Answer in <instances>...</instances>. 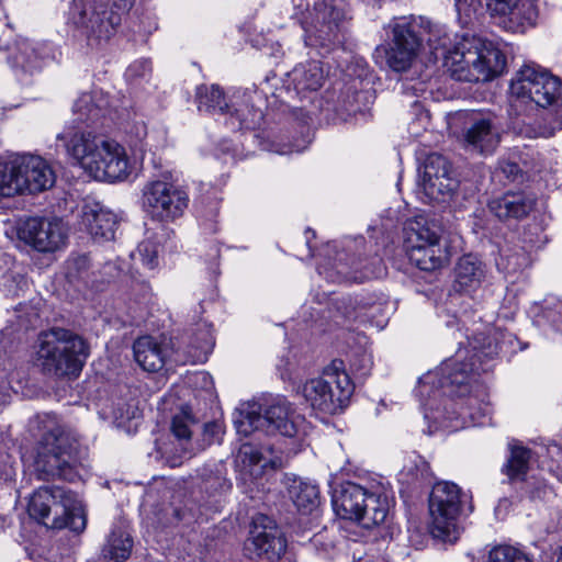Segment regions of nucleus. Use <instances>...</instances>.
<instances>
[{
  "label": "nucleus",
  "instance_id": "f257e3e1",
  "mask_svg": "<svg viewBox=\"0 0 562 562\" xmlns=\"http://www.w3.org/2000/svg\"><path fill=\"white\" fill-rule=\"evenodd\" d=\"M498 355L497 342L484 333L469 339L468 348H460L452 359L445 361L436 372L419 379L417 392L420 396L430 386H437L443 395L463 397L473 387H480L476 376L487 371V361Z\"/></svg>",
  "mask_w": 562,
  "mask_h": 562
},
{
  "label": "nucleus",
  "instance_id": "f03ea898",
  "mask_svg": "<svg viewBox=\"0 0 562 562\" xmlns=\"http://www.w3.org/2000/svg\"><path fill=\"white\" fill-rule=\"evenodd\" d=\"M74 112L79 123L66 125L56 135V148L64 151L71 166L86 171L105 137L93 126L104 115V109L93 95L83 93L75 102Z\"/></svg>",
  "mask_w": 562,
  "mask_h": 562
},
{
  "label": "nucleus",
  "instance_id": "7ed1b4c3",
  "mask_svg": "<svg viewBox=\"0 0 562 562\" xmlns=\"http://www.w3.org/2000/svg\"><path fill=\"white\" fill-rule=\"evenodd\" d=\"M88 357L87 341L70 329L53 327L38 336L36 360L46 374L77 378Z\"/></svg>",
  "mask_w": 562,
  "mask_h": 562
},
{
  "label": "nucleus",
  "instance_id": "20e7f679",
  "mask_svg": "<svg viewBox=\"0 0 562 562\" xmlns=\"http://www.w3.org/2000/svg\"><path fill=\"white\" fill-rule=\"evenodd\" d=\"M195 99L200 111L228 115L226 123L233 131L255 130L263 120V95L255 89H238L226 98L218 86L201 85Z\"/></svg>",
  "mask_w": 562,
  "mask_h": 562
},
{
  "label": "nucleus",
  "instance_id": "39448f33",
  "mask_svg": "<svg viewBox=\"0 0 562 562\" xmlns=\"http://www.w3.org/2000/svg\"><path fill=\"white\" fill-rule=\"evenodd\" d=\"M445 66L459 81H490L506 67V57L492 43L481 38H464L445 54Z\"/></svg>",
  "mask_w": 562,
  "mask_h": 562
},
{
  "label": "nucleus",
  "instance_id": "423d86ee",
  "mask_svg": "<svg viewBox=\"0 0 562 562\" xmlns=\"http://www.w3.org/2000/svg\"><path fill=\"white\" fill-rule=\"evenodd\" d=\"M134 0H72L69 19L91 47L102 46L117 32Z\"/></svg>",
  "mask_w": 562,
  "mask_h": 562
},
{
  "label": "nucleus",
  "instance_id": "0eeeda50",
  "mask_svg": "<svg viewBox=\"0 0 562 562\" xmlns=\"http://www.w3.org/2000/svg\"><path fill=\"white\" fill-rule=\"evenodd\" d=\"M29 515L53 529L69 528L79 533L86 529L87 516L78 494L63 486H42L31 496Z\"/></svg>",
  "mask_w": 562,
  "mask_h": 562
},
{
  "label": "nucleus",
  "instance_id": "6e6552de",
  "mask_svg": "<svg viewBox=\"0 0 562 562\" xmlns=\"http://www.w3.org/2000/svg\"><path fill=\"white\" fill-rule=\"evenodd\" d=\"M333 504L341 518L356 520L367 529L384 522L390 509L385 488L375 481L367 485L350 481L342 483Z\"/></svg>",
  "mask_w": 562,
  "mask_h": 562
},
{
  "label": "nucleus",
  "instance_id": "1a4fd4ad",
  "mask_svg": "<svg viewBox=\"0 0 562 562\" xmlns=\"http://www.w3.org/2000/svg\"><path fill=\"white\" fill-rule=\"evenodd\" d=\"M355 386L340 359H334L319 378L307 380L302 394L310 406L317 412L334 415L341 412L349 402Z\"/></svg>",
  "mask_w": 562,
  "mask_h": 562
},
{
  "label": "nucleus",
  "instance_id": "9d476101",
  "mask_svg": "<svg viewBox=\"0 0 562 562\" xmlns=\"http://www.w3.org/2000/svg\"><path fill=\"white\" fill-rule=\"evenodd\" d=\"M304 423L305 418L283 397L273 400L262 414L247 407L237 409L234 417L237 432L245 436L260 429L270 435L280 434L292 438L301 432Z\"/></svg>",
  "mask_w": 562,
  "mask_h": 562
},
{
  "label": "nucleus",
  "instance_id": "9b49d317",
  "mask_svg": "<svg viewBox=\"0 0 562 562\" xmlns=\"http://www.w3.org/2000/svg\"><path fill=\"white\" fill-rule=\"evenodd\" d=\"M77 442L59 426L47 431L38 446L34 468L40 479L77 480Z\"/></svg>",
  "mask_w": 562,
  "mask_h": 562
},
{
  "label": "nucleus",
  "instance_id": "f8f14e48",
  "mask_svg": "<svg viewBox=\"0 0 562 562\" xmlns=\"http://www.w3.org/2000/svg\"><path fill=\"white\" fill-rule=\"evenodd\" d=\"M467 495L454 483L442 481L432 486L428 499L430 531L435 538L453 542L459 538L458 520Z\"/></svg>",
  "mask_w": 562,
  "mask_h": 562
},
{
  "label": "nucleus",
  "instance_id": "ddd939ff",
  "mask_svg": "<svg viewBox=\"0 0 562 562\" xmlns=\"http://www.w3.org/2000/svg\"><path fill=\"white\" fill-rule=\"evenodd\" d=\"M19 240L37 252L54 254L64 249L68 240V228L56 216H24L15 221Z\"/></svg>",
  "mask_w": 562,
  "mask_h": 562
},
{
  "label": "nucleus",
  "instance_id": "4468645a",
  "mask_svg": "<svg viewBox=\"0 0 562 562\" xmlns=\"http://www.w3.org/2000/svg\"><path fill=\"white\" fill-rule=\"evenodd\" d=\"M188 203V193L167 180L149 181L143 189V206L159 222H172L182 216Z\"/></svg>",
  "mask_w": 562,
  "mask_h": 562
},
{
  "label": "nucleus",
  "instance_id": "2eb2a0df",
  "mask_svg": "<svg viewBox=\"0 0 562 562\" xmlns=\"http://www.w3.org/2000/svg\"><path fill=\"white\" fill-rule=\"evenodd\" d=\"M389 27L392 40L390 48L385 50L386 64L394 71H405L411 67L424 41L418 32L420 25L415 20L401 16L394 19Z\"/></svg>",
  "mask_w": 562,
  "mask_h": 562
},
{
  "label": "nucleus",
  "instance_id": "dca6fc26",
  "mask_svg": "<svg viewBox=\"0 0 562 562\" xmlns=\"http://www.w3.org/2000/svg\"><path fill=\"white\" fill-rule=\"evenodd\" d=\"M97 180L116 182L126 180L133 172V165L125 147L105 135L98 154L85 171Z\"/></svg>",
  "mask_w": 562,
  "mask_h": 562
},
{
  "label": "nucleus",
  "instance_id": "f3484780",
  "mask_svg": "<svg viewBox=\"0 0 562 562\" xmlns=\"http://www.w3.org/2000/svg\"><path fill=\"white\" fill-rule=\"evenodd\" d=\"M288 541L274 520L259 515L252 520L250 535L245 542V551L250 558L279 561L286 552Z\"/></svg>",
  "mask_w": 562,
  "mask_h": 562
},
{
  "label": "nucleus",
  "instance_id": "a211bd4d",
  "mask_svg": "<svg viewBox=\"0 0 562 562\" xmlns=\"http://www.w3.org/2000/svg\"><path fill=\"white\" fill-rule=\"evenodd\" d=\"M285 459L272 446H258L251 442L241 445L237 454L239 476L244 484H257L267 470L280 469Z\"/></svg>",
  "mask_w": 562,
  "mask_h": 562
},
{
  "label": "nucleus",
  "instance_id": "6ab92c4d",
  "mask_svg": "<svg viewBox=\"0 0 562 562\" xmlns=\"http://www.w3.org/2000/svg\"><path fill=\"white\" fill-rule=\"evenodd\" d=\"M458 187L450 162L440 154H430L424 166L423 189L434 201L446 202Z\"/></svg>",
  "mask_w": 562,
  "mask_h": 562
},
{
  "label": "nucleus",
  "instance_id": "aec40b11",
  "mask_svg": "<svg viewBox=\"0 0 562 562\" xmlns=\"http://www.w3.org/2000/svg\"><path fill=\"white\" fill-rule=\"evenodd\" d=\"M492 16L501 19V25L514 33H524L533 26L538 16L536 4L531 0H486Z\"/></svg>",
  "mask_w": 562,
  "mask_h": 562
},
{
  "label": "nucleus",
  "instance_id": "412c9836",
  "mask_svg": "<svg viewBox=\"0 0 562 562\" xmlns=\"http://www.w3.org/2000/svg\"><path fill=\"white\" fill-rule=\"evenodd\" d=\"M55 46L47 41L19 38L10 54L9 61L15 71L34 75L46 61L55 58Z\"/></svg>",
  "mask_w": 562,
  "mask_h": 562
},
{
  "label": "nucleus",
  "instance_id": "4be33fe9",
  "mask_svg": "<svg viewBox=\"0 0 562 562\" xmlns=\"http://www.w3.org/2000/svg\"><path fill=\"white\" fill-rule=\"evenodd\" d=\"M341 18V11L329 2L322 1L315 3L312 25L304 27L308 38L312 40L314 37L325 47L339 42V23Z\"/></svg>",
  "mask_w": 562,
  "mask_h": 562
},
{
  "label": "nucleus",
  "instance_id": "5701e85b",
  "mask_svg": "<svg viewBox=\"0 0 562 562\" xmlns=\"http://www.w3.org/2000/svg\"><path fill=\"white\" fill-rule=\"evenodd\" d=\"M537 205L533 194L526 191H507L488 201L490 212L502 222L521 221L530 215Z\"/></svg>",
  "mask_w": 562,
  "mask_h": 562
},
{
  "label": "nucleus",
  "instance_id": "b1692460",
  "mask_svg": "<svg viewBox=\"0 0 562 562\" xmlns=\"http://www.w3.org/2000/svg\"><path fill=\"white\" fill-rule=\"evenodd\" d=\"M18 159L24 192L34 194L54 186L56 181L55 172L45 159L34 155H20Z\"/></svg>",
  "mask_w": 562,
  "mask_h": 562
},
{
  "label": "nucleus",
  "instance_id": "393cba45",
  "mask_svg": "<svg viewBox=\"0 0 562 562\" xmlns=\"http://www.w3.org/2000/svg\"><path fill=\"white\" fill-rule=\"evenodd\" d=\"M429 462L416 451L408 452L398 473V482L408 491H418L434 482Z\"/></svg>",
  "mask_w": 562,
  "mask_h": 562
},
{
  "label": "nucleus",
  "instance_id": "a878e982",
  "mask_svg": "<svg viewBox=\"0 0 562 562\" xmlns=\"http://www.w3.org/2000/svg\"><path fill=\"white\" fill-rule=\"evenodd\" d=\"M464 139L468 146L481 154H491L499 143V133L492 121L485 116L473 117L465 130Z\"/></svg>",
  "mask_w": 562,
  "mask_h": 562
},
{
  "label": "nucleus",
  "instance_id": "bb28decb",
  "mask_svg": "<svg viewBox=\"0 0 562 562\" xmlns=\"http://www.w3.org/2000/svg\"><path fill=\"white\" fill-rule=\"evenodd\" d=\"M134 358L139 367L148 372L159 371L167 357L166 346L157 338L143 336L133 345Z\"/></svg>",
  "mask_w": 562,
  "mask_h": 562
},
{
  "label": "nucleus",
  "instance_id": "cd10ccee",
  "mask_svg": "<svg viewBox=\"0 0 562 562\" xmlns=\"http://www.w3.org/2000/svg\"><path fill=\"white\" fill-rule=\"evenodd\" d=\"M289 77L294 90L302 97L310 92H316L325 82L323 66L316 60L295 66Z\"/></svg>",
  "mask_w": 562,
  "mask_h": 562
},
{
  "label": "nucleus",
  "instance_id": "c85d7f7f",
  "mask_svg": "<svg viewBox=\"0 0 562 562\" xmlns=\"http://www.w3.org/2000/svg\"><path fill=\"white\" fill-rule=\"evenodd\" d=\"M411 263L424 271H436L449 262L450 254L441 243L430 244L426 248L408 250Z\"/></svg>",
  "mask_w": 562,
  "mask_h": 562
},
{
  "label": "nucleus",
  "instance_id": "c756f323",
  "mask_svg": "<svg viewBox=\"0 0 562 562\" xmlns=\"http://www.w3.org/2000/svg\"><path fill=\"white\" fill-rule=\"evenodd\" d=\"M82 223L95 240H111L116 228L115 215L105 210H89L82 215Z\"/></svg>",
  "mask_w": 562,
  "mask_h": 562
},
{
  "label": "nucleus",
  "instance_id": "7c9ffc66",
  "mask_svg": "<svg viewBox=\"0 0 562 562\" xmlns=\"http://www.w3.org/2000/svg\"><path fill=\"white\" fill-rule=\"evenodd\" d=\"M485 279V266L476 257L465 255L456 267V283L460 289L470 291L479 288Z\"/></svg>",
  "mask_w": 562,
  "mask_h": 562
},
{
  "label": "nucleus",
  "instance_id": "2f4dec72",
  "mask_svg": "<svg viewBox=\"0 0 562 562\" xmlns=\"http://www.w3.org/2000/svg\"><path fill=\"white\" fill-rule=\"evenodd\" d=\"M132 549L131 536L121 528H114L102 548V557L108 562H124L130 558Z\"/></svg>",
  "mask_w": 562,
  "mask_h": 562
},
{
  "label": "nucleus",
  "instance_id": "473e14b6",
  "mask_svg": "<svg viewBox=\"0 0 562 562\" xmlns=\"http://www.w3.org/2000/svg\"><path fill=\"white\" fill-rule=\"evenodd\" d=\"M544 74L548 72L535 66L525 65L512 80L510 93L518 99L527 101L532 90L539 88V81L542 80L541 77H544Z\"/></svg>",
  "mask_w": 562,
  "mask_h": 562
},
{
  "label": "nucleus",
  "instance_id": "72a5a7b5",
  "mask_svg": "<svg viewBox=\"0 0 562 562\" xmlns=\"http://www.w3.org/2000/svg\"><path fill=\"white\" fill-rule=\"evenodd\" d=\"M192 425H194V420L184 412L176 415L171 422V432L180 447L179 458L181 459H190L195 454V448L191 440Z\"/></svg>",
  "mask_w": 562,
  "mask_h": 562
},
{
  "label": "nucleus",
  "instance_id": "f704fd0d",
  "mask_svg": "<svg viewBox=\"0 0 562 562\" xmlns=\"http://www.w3.org/2000/svg\"><path fill=\"white\" fill-rule=\"evenodd\" d=\"M18 156L0 167V196L10 198L24 192Z\"/></svg>",
  "mask_w": 562,
  "mask_h": 562
},
{
  "label": "nucleus",
  "instance_id": "c9c22d12",
  "mask_svg": "<svg viewBox=\"0 0 562 562\" xmlns=\"http://www.w3.org/2000/svg\"><path fill=\"white\" fill-rule=\"evenodd\" d=\"M289 495L296 508L303 513H311L319 503V490L317 485L294 481L289 488Z\"/></svg>",
  "mask_w": 562,
  "mask_h": 562
},
{
  "label": "nucleus",
  "instance_id": "e433bc0d",
  "mask_svg": "<svg viewBox=\"0 0 562 562\" xmlns=\"http://www.w3.org/2000/svg\"><path fill=\"white\" fill-rule=\"evenodd\" d=\"M440 241L438 232L418 221L413 222L406 228V252L411 249L426 248L430 244Z\"/></svg>",
  "mask_w": 562,
  "mask_h": 562
},
{
  "label": "nucleus",
  "instance_id": "4c0bfd02",
  "mask_svg": "<svg viewBox=\"0 0 562 562\" xmlns=\"http://www.w3.org/2000/svg\"><path fill=\"white\" fill-rule=\"evenodd\" d=\"M539 81V88L533 89L527 101L535 102L538 106L547 108L551 105L560 95L561 81L558 77L544 74Z\"/></svg>",
  "mask_w": 562,
  "mask_h": 562
},
{
  "label": "nucleus",
  "instance_id": "58836bf2",
  "mask_svg": "<svg viewBox=\"0 0 562 562\" xmlns=\"http://www.w3.org/2000/svg\"><path fill=\"white\" fill-rule=\"evenodd\" d=\"M529 459V449L521 446H514L512 448L510 457L506 464L507 475L510 480H522L525 477L528 471Z\"/></svg>",
  "mask_w": 562,
  "mask_h": 562
},
{
  "label": "nucleus",
  "instance_id": "ea45409f",
  "mask_svg": "<svg viewBox=\"0 0 562 562\" xmlns=\"http://www.w3.org/2000/svg\"><path fill=\"white\" fill-rule=\"evenodd\" d=\"M490 562H531L519 549L512 546L494 547L488 554Z\"/></svg>",
  "mask_w": 562,
  "mask_h": 562
},
{
  "label": "nucleus",
  "instance_id": "a19ab883",
  "mask_svg": "<svg viewBox=\"0 0 562 562\" xmlns=\"http://www.w3.org/2000/svg\"><path fill=\"white\" fill-rule=\"evenodd\" d=\"M385 273V266L380 257L371 258L370 262L361 268L356 269L350 279L355 282H363L366 280L381 278Z\"/></svg>",
  "mask_w": 562,
  "mask_h": 562
},
{
  "label": "nucleus",
  "instance_id": "79ce46f5",
  "mask_svg": "<svg viewBox=\"0 0 562 562\" xmlns=\"http://www.w3.org/2000/svg\"><path fill=\"white\" fill-rule=\"evenodd\" d=\"M137 252L143 265L153 270L158 266V247L149 239L143 240L137 247Z\"/></svg>",
  "mask_w": 562,
  "mask_h": 562
},
{
  "label": "nucleus",
  "instance_id": "37998d69",
  "mask_svg": "<svg viewBox=\"0 0 562 562\" xmlns=\"http://www.w3.org/2000/svg\"><path fill=\"white\" fill-rule=\"evenodd\" d=\"M550 458L549 469L562 482V446L553 442L547 448Z\"/></svg>",
  "mask_w": 562,
  "mask_h": 562
},
{
  "label": "nucleus",
  "instance_id": "c03bdc74",
  "mask_svg": "<svg viewBox=\"0 0 562 562\" xmlns=\"http://www.w3.org/2000/svg\"><path fill=\"white\" fill-rule=\"evenodd\" d=\"M428 37L426 38V41L428 42L429 46L431 48H434L435 50L439 49V48H442L443 50H446L447 48V45L449 43V38L447 37L446 34H443V36H440L441 34V30L438 29L437 26H432L429 22H428Z\"/></svg>",
  "mask_w": 562,
  "mask_h": 562
},
{
  "label": "nucleus",
  "instance_id": "a18cd8bd",
  "mask_svg": "<svg viewBox=\"0 0 562 562\" xmlns=\"http://www.w3.org/2000/svg\"><path fill=\"white\" fill-rule=\"evenodd\" d=\"M501 169H502L503 173H505L507 176V178H509L512 180H516L517 176L520 172L519 166L516 162H512V161L502 162Z\"/></svg>",
  "mask_w": 562,
  "mask_h": 562
},
{
  "label": "nucleus",
  "instance_id": "49530a36",
  "mask_svg": "<svg viewBox=\"0 0 562 562\" xmlns=\"http://www.w3.org/2000/svg\"><path fill=\"white\" fill-rule=\"evenodd\" d=\"M217 212H218L217 204H214V206L211 209V212H210V218H207L209 214L203 215L205 217L203 225L205 226L206 229H209L212 233L216 232V226L214 224H212V220L217 215Z\"/></svg>",
  "mask_w": 562,
  "mask_h": 562
},
{
  "label": "nucleus",
  "instance_id": "de8ad7c7",
  "mask_svg": "<svg viewBox=\"0 0 562 562\" xmlns=\"http://www.w3.org/2000/svg\"><path fill=\"white\" fill-rule=\"evenodd\" d=\"M121 412V409L119 408L117 412L114 413V416L116 419H133V418H136L137 416V408L134 407V406H130L127 407V411H126V415H124L123 413H119Z\"/></svg>",
  "mask_w": 562,
  "mask_h": 562
},
{
  "label": "nucleus",
  "instance_id": "09e8293b",
  "mask_svg": "<svg viewBox=\"0 0 562 562\" xmlns=\"http://www.w3.org/2000/svg\"><path fill=\"white\" fill-rule=\"evenodd\" d=\"M137 67H140L142 68V75L144 76L147 71H150V64L146 60H139V61H136L134 63L131 67H130V70L133 71L134 69H136Z\"/></svg>",
  "mask_w": 562,
  "mask_h": 562
},
{
  "label": "nucleus",
  "instance_id": "8fccbe9b",
  "mask_svg": "<svg viewBox=\"0 0 562 562\" xmlns=\"http://www.w3.org/2000/svg\"><path fill=\"white\" fill-rule=\"evenodd\" d=\"M456 1V7L458 8V10L460 11L462 5H469V7H472V8H475L476 5H479L481 3V0H454Z\"/></svg>",
  "mask_w": 562,
  "mask_h": 562
},
{
  "label": "nucleus",
  "instance_id": "3c124183",
  "mask_svg": "<svg viewBox=\"0 0 562 562\" xmlns=\"http://www.w3.org/2000/svg\"><path fill=\"white\" fill-rule=\"evenodd\" d=\"M474 400L470 396L467 402V411L462 407V412L460 415L464 418L465 416H469L471 419H474V414L471 412V408L473 406Z\"/></svg>",
  "mask_w": 562,
  "mask_h": 562
},
{
  "label": "nucleus",
  "instance_id": "603ef678",
  "mask_svg": "<svg viewBox=\"0 0 562 562\" xmlns=\"http://www.w3.org/2000/svg\"><path fill=\"white\" fill-rule=\"evenodd\" d=\"M215 427H217L216 424H210V425L205 426V429L209 430L210 428H215Z\"/></svg>",
  "mask_w": 562,
  "mask_h": 562
},
{
  "label": "nucleus",
  "instance_id": "864d4df0",
  "mask_svg": "<svg viewBox=\"0 0 562 562\" xmlns=\"http://www.w3.org/2000/svg\"><path fill=\"white\" fill-rule=\"evenodd\" d=\"M541 135H542V136H544V137H549V136H551V135H552V133H548V134L542 133Z\"/></svg>",
  "mask_w": 562,
  "mask_h": 562
}]
</instances>
